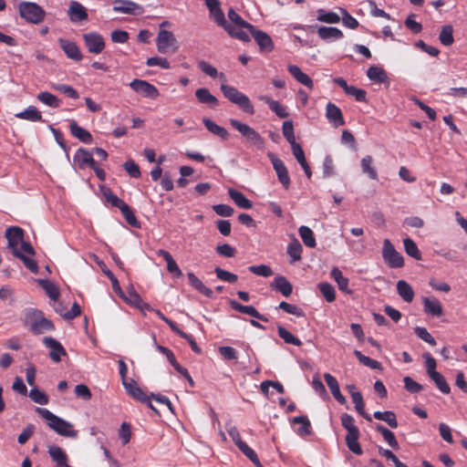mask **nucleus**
<instances>
[{
  "instance_id": "obj_30",
  "label": "nucleus",
  "mask_w": 467,
  "mask_h": 467,
  "mask_svg": "<svg viewBox=\"0 0 467 467\" xmlns=\"http://www.w3.org/2000/svg\"><path fill=\"white\" fill-rule=\"evenodd\" d=\"M317 35L323 40H337L344 36L340 29L330 26L318 27Z\"/></svg>"
},
{
  "instance_id": "obj_14",
  "label": "nucleus",
  "mask_w": 467,
  "mask_h": 467,
  "mask_svg": "<svg viewBox=\"0 0 467 467\" xmlns=\"http://www.w3.org/2000/svg\"><path fill=\"white\" fill-rule=\"evenodd\" d=\"M73 161L79 170H84L87 167H93L97 162L93 158V153L84 148H78L74 156Z\"/></svg>"
},
{
  "instance_id": "obj_18",
  "label": "nucleus",
  "mask_w": 467,
  "mask_h": 467,
  "mask_svg": "<svg viewBox=\"0 0 467 467\" xmlns=\"http://www.w3.org/2000/svg\"><path fill=\"white\" fill-rule=\"evenodd\" d=\"M67 15L73 23L85 21L88 17L87 9L78 1H71L69 3Z\"/></svg>"
},
{
  "instance_id": "obj_6",
  "label": "nucleus",
  "mask_w": 467,
  "mask_h": 467,
  "mask_svg": "<svg viewBox=\"0 0 467 467\" xmlns=\"http://www.w3.org/2000/svg\"><path fill=\"white\" fill-rule=\"evenodd\" d=\"M230 125L238 130L250 145L263 148L265 144L264 138L252 127L243 123L235 119H230Z\"/></svg>"
},
{
  "instance_id": "obj_57",
  "label": "nucleus",
  "mask_w": 467,
  "mask_h": 467,
  "mask_svg": "<svg viewBox=\"0 0 467 467\" xmlns=\"http://www.w3.org/2000/svg\"><path fill=\"white\" fill-rule=\"evenodd\" d=\"M430 378L431 379V380L434 381L437 388L442 393H444V394L450 393L451 388H450L449 384L447 383L445 378L440 372L433 373V375H431Z\"/></svg>"
},
{
  "instance_id": "obj_39",
  "label": "nucleus",
  "mask_w": 467,
  "mask_h": 467,
  "mask_svg": "<svg viewBox=\"0 0 467 467\" xmlns=\"http://www.w3.org/2000/svg\"><path fill=\"white\" fill-rule=\"evenodd\" d=\"M397 291L399 296L407 303H410L414 297V291L410 284L404 280L397 283Z\"/></svg>"
},
{
  "instance_id": "obj_15",
  "label": "nucleus",
  "mask_w": 467,
  "mask_h": 467,
  "mask_svg": "<svg viewBox=\"0 0 467 467\" xmlns=\"http://www.w3.org/2000/svg\"><path fill=\"white\" fill-rule=\"evenodd\" d=\"M5 238L8 242V247L12 250L13 254L19 250V244L24 237V230L18 226H11L5 230Z\"/></svg>"
},
{
  "instance_id": "obj_9",
  "label": "nucleus",
  "mask_w": 467,
  "mask_h": 467,
  "mask_svg": "<svg viewBox=\"0 0 467 467\" xmlns=\"http://www.w3.org/2000/svg\"><path fill=\"white\" fill-rule=\"evenodd\" d=\"M113 11L132 16H140L144 13V7L131 0H114Z\"/></svg>"
},
{
  "instance_id": "obj_42",
  "label": "nucleus",
  "mask_w": 467,
  "mask_h": 467,
  "mask_svg": "<svg viewBox=\"0 0 467 467\" xmlns=\"http://www.w3.org/2000/svg\"><path fill=\"white\" fill-rule=\"evenodd\" d=\"M377 431H379L385 441L394 450H398L400 448L399 442L397 441V439L395 437V434L387 429L383 425H377L376 426Z\"/></svg>"
},
{
  "instance_id": "obj_33",
  "label": "nucleus",
  "mask_w": 467,
  "mask_h": 467,
  "mask_svg": "<svg viewBox=\"0 0 467 467\" xmlns=\"http://www.w3.org/2000/svg\"><path fill=\"white\" fill-rule=\"evenodd\" d=\"M368 78L375 83H386L389 81L387 72L380 67L371 66L367 71Z\"/></svg>"
},
{
  "instance_id": "obj_43",
  "label": "nucleus",
  "mask_w": 467,
  "mask_h": 467,
  "mask_svg": "<svg viewBox=\"0 0 467 467\" xmlns=\"http://www.w3.org/2000/svg\"><path fill=\"white\" fill-rule=\"evenodd\" d=\"M198 67L206 75L213 78H220L223 81H226V77L223 73H218L217 69L206 61H200Z\"/></svg>"
},
{
  "instance_id": "obj_34",
  "label": "nucleus",
  "mask_w": 467,
  "mask_h": 467,
  "mask_svg": "<svg viewBox=\"0 0 467 467\" xmlns=\"http://www.w3.org/2000/svg\"><path fill=\"white\" fill-rule=\"evenodd\" d=\"M228 194L239 208L251 209L253 207L252 202L248 200L243 192L229 188Z\"/></svg>"
},
{
  "instance_id": "obj_11",
  "label": "nucleus",
  "mask_w": 467,
  "mask_h": 467,
  "mask_svg": "<svg viewBox=\"0 0 467 467\" xmlns=\"http://www.w3.org/2000/svg\"><path fill=\"white\" fill-rule=\"evenodd\" d=\"M86 47L91 54H100L105 48L103 36L96 32L83 34L82 36Z\"/></svg>"
},
{
  "instance_id": "obj_19",
  "label": "nucleus",
  "mask_w": 467,
  "mask_h": 467,
  "mask_svg": "<svg viewBox=\"0 0 467 467\" xmlns=\"http://www.w3.org/2000/svg\"><path fill=\"white\" fill-rule=\"evenodd\" d=\"M326 118L335 128L345 124L341 109L334 103L328 102L326 107Z\"/></svg>"
},
{
  "instance_id": "obj_8",
  "label": "nucleus",
  "mask_w": 467,
  "mask_h": 467,
  "mask_svg": "<svg viewBox=\"0 0 467 467\" xmlns=\"http://www.w3.org/2000/svg\"><path fill=\"white\" fill-rule=\"evenodd\" d=\"M382 257L390 268H400L404 265V258L389 239L383 242Z\"/></svg>"
},
{
  "instance_id": "obj_10",
  "label": "nucleus",
  "mask_w": 467,
  "mask_h": 467,
  "mask_svg": "<svg viewBox=\"0 0 467 467\" xmlns=\"http://www.w3.org/2000/svg\"><path fill=\"white\" fill-rule=\"evenodd\" d=\"M130 87L137 93L141 94L144 98L155 99L160 96L158 88L150 82L142 79H133L130 83Z\"/></svg>"
},
{
  "instance_id": "obj_46",
  "label": "nucleus",
  "mask_w": 467,
  "mask_h": 467,
  "mask_svg": "<svg viewBox=\"0 0 467 467\" xmlns=\"http://www.w3.org/2000/svg\"><path fill=\"white\" fill-rule=\"evenodd\" d=\"M317 20L327 24H337L340 21L339 16L332 11L317 10Z\"/></svg>"
},
{
  "instance_id": "obj_26",
  "label": "nucleus",
  "mask_w": 467,
  "mask_h": 467,
  "mask_svg": "<svg viewBox=\"0 0 467 467\" xmlns=\"http://www.w3.org/2000/svg\"><path fill=\"white\" fill-rule=\"evenodd\" d=\"M189 284L192 287L197 290L202 295L205 296L208 298H212L213 296V292L212 289L208 288L202 282L200 278H198L193 273L189 272L187 274Z\"/></svg>"
},
{
  "instance_id": "obj_61",
  "label": "nucleus",
  "mask_w": 467,
  "mask_h": 467,
  "mask_svg": "<svg viewBox=\"0 0 467 467\" xmlns=\"http://www.w3.org/2000/svg\"><path fill=\"white\" fill-rule=\"evenodd\" d=\"M103 195L107 202L110 203L113 207L120 209L124 202L121 199H119L110 189H106L103 191Z\"/></svg>"
},
{
  "instance_id": "obj_38",
  "label": "nucleus",
  "mask_w": 467,
  "mask_h": 467,
  "mask_svg": "<svg viewBox=\"0 0 467 467\" xmlns=\"http://www.w3.org/2000/svg\"><path fill=\"white\" fill-rule=\"evenodd\" d=\"M225 31L232 36V37H234V38H237L239 40H242V41H244V42H247L250 40V36H249V32L245 29L244 26H233L232 24H228V25H225V27H224Z\"/></svg>"
},
{
  "instance_id": "obj_22",
  "label": "nucleus",
  "mask_w": 467,
  "mask_h": 467,
  "mask_svg": "<svg viewBox=\"0 0 467 467\" xmlns=\"http://www.w3.org/2000/svg\"><path fill=\"white\" fill-rule=\"evenodd\" d=\"M230 306L237 312L249 315L264 322L268 321V318L264 315L260 314L253 306H244L235 300H231Z\"/></svg>"
},
{
  "instance_id": "obj_60",
  "label": "nucleus",
  "mask_w": 467,
  "mask_h": 467,
  "mask_svg": "<svg viewBox=\"0 0 467 467\" xmlns=\"http://www.w3.org/2000/svg\"><path fill=\"white\" fill-rule=\"evenodd\" d=\"M214 273L217 278L223 282L234 284L238 280V276L235 274L223 270L220 267H215Z\"/></svg>"
},
{
  "instance_id": "obj_35",
  "label": "nucleus",
  "mask_w": 467,
  "mask_h": 467,
  "mask_svg": "<svg viewBox=\"0 0 467 467\" xmlns=\"http://www.w3.org/2000/svg\"><path fill=\"white\" fill-rule=\"evenodd\" d=\"M373 162L374 160L372 156L367 155L361 159L360 166L363 173L367 174L369 179L377 181L379 176Z\"/></svg>"
},
{
  "instance_id": "obj_48",
  "label": "nucleus",
  "mask_w": 467,
  "mask_h": 467,
  "mask_svg": "<svg viewBox=\"0 0 467 467\" xmlns=\"http://www.w3.org/2000/svg\"><path fill=\"white\" fill-rule=\"evenodd\" d=\"M293 423L300 424V427L297 430V433L300 436H306L310 434L311 432V424L307 417L306 416H298L293 419Z\"/></svg>"
},
{
  "instance_id": "obj_5",
  "label": "nucleus",
  "mask_w": 467,
  "mask_h": 467,
  "mask_svg": "<svg viewBox=\"0 0 467 467\" xmlns=\"http://www.w3.org/2000/svg\"><path fill=\"white\" fill-rule=\"evenodd\" d=\"M17 11L25 21L34 25L42 23L46 17V11L35 2H20L17 5Z\"/></svg>"
},
{
  "instance_id": "obj_50",
  "label": "nucleus",
  "mask_w": 467,
  "mask_h": 467,
  "mask_svg": "<svg viewBox=\"0 0 467 467\" xmlns=\"http://www.w3.org/2000/svg\"><path fill=\"white\" fill-rule=\"evenodd\" d=\"M228 18L230 20L229 24L233 26H244L247 31L253 29V25L244 21L233 8H230L228 11Z\"/></svg>"
},
{
  "instance_id": "obj_40",
  "label": "nucleus",
  "mask_w": 467,
  "mask_h": 467,
  "mask_svg": "<svg viewBox=\"0 0 467 467\" xmlns=\"http://www.w3.org/2000/svg\"><path fill=\"white\" fill-rule=\"evenodd\" d=\"M298 234L304 243V244L309 248H315L317 245L314 232L306 225H302L298 229Z\"/></svg>"
},
{
  "instance_id": "obj_29",
  "label": "nucleus",
  "mask_w": 467,
  "mask_h": 467,
  "mask_svg": "<svg viewBox=\"0 0 467 467\" xmlns=\"http://www.w3.org/2000/svg\"><path fill=\"white\" fill-rule=\"evenodd\" d=\"M159 256H161L167 263V270L176 277H180L182 273L178 266L176 261L173 259L171 254L166 250H159L157 252Z\"/></svg>"
},
{
  "instance_id": "obj_27",
  "label": "nucleus",
  "mask_w": 467,
  "mask_h": 467,
  "mask_svg": "<svg viewBox=\"0 0 467 467\" xmlns=\"http://www.w3.org/2000/svg\"><path fill=\"white\" fill-rule=\"evenodd\" d=\"M330 276L337 283L338 289L346 294H352V290L348 288V278L342 275L338 267L334 266L330 272Z\"/></svg>"
},
{
  "instance_id": "obj_20",
  "label": "nucleus",
  "mask_w": 467,
  "mask_h": 467,
  "mask_svg": "<svg viewBox=\"0 0 467 467\" xmlns=\"http://www.w3.org/2000/svg\"><path fill=\"white\" fill-rule=\"evenodd\" d=\"M324 379H325L326 383L327 384L335 400L342 405L346 404L347 400L342 395V393L340 391L339 384H338V381L337 380V379L334 376H332L330 373H325Z\"/></svg>"
},
{
  "instance_id": "obj_12",
  "label": "nucleus",
  "mask_w": 467,
  "mask_h": 467,
  "mask_svg": "<svg viewBox=\"0 0 467 467\" xmlns=\"http://www.w3.org/2000/svg\"><path fill=\"white\" fill-rule=\"evenodd\" d=\"M268 157L270 158L273 168L276 172L278 181L284 186V188L287 190L290 186L291 181L287 168L285 167L284 161L281 159L275 157L273 153H268Z\"/></svg>"
},
{
  "instance_id": "obj_28",
  "label": "nucleus",
  "mask_w": 467,
  "mask_h": 467,
  "mask_svg": "<svg viewBox=\"0 0 467 467\" xmlns=\"http://www.w3.org/2000/svg\"><path fill=\"white\" fill-rule=\"evenodd\" d=\"M259 99L266 103L269 109L274 111L279 118H286L288 116L286 108L283 106L279 101L274 100L265 95L260 96Z\"/></svg>"
},
{
  "instance_id": "obj_3",
  "label": "nucleus",
  "mask_w": 467,
  "mask_h": 467,
  "mask_svg": "<svg viewBox=\"0 0 467 467\" xmlns=\"http://www.w3.org/2000/svg\"><path fill=\"white\" fill-rule=\"evenodd\" d=\"M341 425L348 431L346 436V444L350 451L356 455H361L363 451L358 442L360 432L355 425L354 418L348 413H343L340 417Z\"/></svg>"
},
{
  "instance_id": "obj_32",
  "label": "nucleus",
  "mask_w": 467,
  "mask_h": 467,
  "mask_svg": "<svg viewBox=\"0 0 467 467\" xmlns=\"http://www.w3.org/2000/svg\"><path fill=\"white\" fill-rule=\"evenodd\" d=\"M302 252L303 247L300 242L296 237H294L286 248V253L290 257V263L293 264L295 262L300 261L302 258Z\"/></svg>"
},
{
  "instance_id": "obj_58",
  "label": "nucleus",
  "mask_w": 467,
  "mask_h": 467,
  "mask_svg": "<svg viewBox=\"0 0 467 467\" xmlns=\"http://www.w3.org/2000/svg\"><path fill=\"white\" fill-rule=\"evenodd\" d=\"M52 88L62 94H65L67 97L70 99H77L79 98L78 91L71 86L66 84H54L52 85Z\"/></svg>"
},
{
  "instance_id": "obj_2",
  "label": "nucleus",
  "mask_w": 467,
  "mask_h": 467,
  "mask_svg": "<svg viewBox=\"0 0 467 467\" xmlns=\"http://www.w3.org/2000/svg\"><path fill=\"white\" fill-rule=\"evenodd\" d=\"M36 411L47 421L48 427L57 434L69 438H76L77 431L73 429V425L55 415L53 412L45 408H36Z\"/></svg>"
},
{
  "instance_id": "obj_24",
  "label": "nucleus",
  "mask_w": 467,
  "mask_h": 467,
  "mask_svg": "<svg viewBox=\"0 0 467 467\" xmlns=\"http://www.w3.org/2000/svg\"><path fill=\"white\" fill-rule=\"evenodd\" d=\"M272 288L288 297L293 292V286L284 275H276L271 285Z\"/></svg>"
},
{
  "instance_id": "obj_53",
  "label": "nucleus",
  "mask_w": 467,
  "mask_h": 467,
  "mask_svg": "<svg viewBox=\"0 0 467 467\" xmlns=\"http://www.w3.org/2000/svg\"><path fill=\"white\" fill-rule=\"evenodd\" d=\"M119 210L130 225L136 228H139L140 226V223L137 220L133 211L130 208V206L127 203L122 205V207Z\"/></svg>"
},
{
  "instance_id": "obj_37",
  "label": "nucleus",
  "mask_w": 467,
  "mask_h": 467,
  "mask_svg": "<svg viewBox=\"0 0 467 467\" xmlns=\"http://www.w3.org/2000/svg\"><path fill=\"white\" fill-rule=\"evenodd\" d=\"M48 454L52 461L56 462L57 467L63 466L68 461L67 453L58 446H50Z\"/></svg>"
},
{
  "instance_id": "obj_54",
  "label": "nucleus",
  "mask_w": 467,
  "mask_h": 467,
  "mask_svg": "<svg viewBox=\"0 0 467 467\" xmlns=\"http://www.w3.org/2000/svg\"><path fill=\"white\" fill-rule=\"evenodd\" d=\"M238 449L255 465V467H264L256 454L245 442L241 444Z\"/></svg>"
},
{
  "instance_id": "obj_1",
  "label": "nucleus",
  "mask_w": 467,
  "mask_h": 467,
  "mask_svg": "<svg viewBox=\"0 0 467 467\" xmlns=\"http://www.w3.org/2000/svg\"><path fill=\"white\" fill-rule=\"evenodd\" d=\"M23 323L34 335H41L55 330L53 322L47 318L41 310L36 308L24 310Z\"/></svg>"
},
{
  "instance_id": "obj_21",
  "label": "nucleus",
  "mask_w": 467,
  "mask_h": 467,
  "mask_svg": "<svg viewBox=\"0 0 467 467\" xmlns=\"http://www.w3.org/2000/svg\"><path fill=\"white\" fill-rule=\"evenodd\" d=\"M423 309L427 315L432 317H441L443 314V308L441 302L435 297H423Z\"/></svg>"
},
{
  "instance_id": "obj_16",
  "label": "nucleus",
  "mask_w": 467,
  "mask_h": 467,
  "mask_svg": "<svg viewBox=\"0 0 467 467\" xmlns=\"http://www.w3.org/2000/svg\"><path fill=\"white\" fill-rule=\"evenodd\" d=\"M248 32L254 38L262 52H270L274 49L272 38L265 32L256 29L254 26L253 29Z\"/></svg>"
},
{
  "instance_id": "obj_59",
  "label": "nucleus",
  "mask_w": 467,
  "mask_h": 467,
  "mask_svg": "<svg viewBox=\"0 0 467 467\" xmlns=\"http://www.w3.org/2000/svg\"><path fill=\"white\" fill-rule=\"evenodd\" d=\"M354 355L364 366L373 369H378L380 368V363L379 361L363 355L359 350H354Z\"/></svg>"
},
{
  "instance_id": "obj_64",
  "label": "nucleus",
  "mask_w": 467,
  "mask_h": 467,
  "mask_svg": "<svg viewBox=\"0 0 467 467\" xmlns=\"http://www.w3.org/2000/svg\"><path fill=\"white\" fill-rule=\"evenodd\" d=\"M124 170L132 178L138 179L140 177V170L139 165L132 160H129L123 163Z\"/></svg>"
},
{
  "instance_id": "obj_23",
  "label": "nucleus",
  "mask_w": 467,
  "mask_h": 467,
  "mask_svg": "<svg viewBox=\"0 0 467 467\" xmlns=\"http://www.w3.org/2000/svg\"><path fill=\"white\" fill-rule=\"evenodd\" d=\"M287 70L293 76V78L300 84L306 86L310 89L314 88V82L311 79V78L306 73H304L298 66L288 65Z\"/></svg>"
},
{
  "instance_id": "obj_49",
  "label": "nucleus",
  "mask_w": 467,
  "mask_h": 467,
  "mask_svg": "<svg viewBox=\"0 0 467 467\" xmlns=\"http://www.w3.org/2000/svg\"><path fill=\"white\" fill-rule=\"evenodd\" d=\"M439 39L443 46H445V47L451 46L454 42L452 26L450 25L444 26L441 28V31L439 36Z\"/></svg>"
},
{
  "instance_id": "obj_4",
  "label": "nucleus",
  "mask_w": 467,
  "mask_h": 467,
  "mask_svg": "<svg viewBox=\"0 0 467 467\" xmlns=\"http://www.w3.org/2000/svg\"><path fill=\"white\" fill-rule=\"evenodd\" d=\"M221 90L226 99L237 105L244 112L250 115L254 114V105L245 94L240 92L236 88L224 83L221 85Z\"/></svg>"
},
{
  "instance_id": "obj_31",
  "label": "nucleus",
  "mask_w": 467,
  "mask_h": 467,
  "mask_svg": "<svg viewBox=\"0 0 467 467\" xmlns=\"http://www.w3.org/2000/svg\"><path fill=\"white\" fill-rule=\"evenodd\" d=\"M16 118L32 122L43 121L41 112L34 106H29L25 110L16 113Z\"/></svg>"
},
{
  "instance_id": "obj_36",
  "label": "nucleus",
  "mask_w": 467,
  "mask_h": 467,
  "mask_svg": "<svg viewBox=\"0 0 467 467\" xmlns=\"http://www.w3.org/2000/svg\"><path fill=\"white\" fill-rule=\"evenodd\" d=\"M202 123L211 133L220 137L223 140H228L229 132L223 127L217 125L215 122H213L212 119L208 118H203Z\"/></svg>"
},
{
  "instance_id": "obj_47",
  "label": "nucleus",
  "mask_w": 467,
  "mask_h": 467,
  "mask_svg": "<svg viewBox=\"0 0 467 467\" xmlns=\"http://www.w3.org/2000/svg\"><path fill=\"white\" fill-rule=\"evenodd\" d=\"M277 331L279 337L287 344H291L296 347H300L302 345V342L299 338L295 337L292 333H290L288 330H286L284 327L278 326Z\"/></svg>"
},
{
  "instance_id": "obj_55",
  "label": "nucleus",
  "mask_w": 467,
  "mask_h": 467,
  "mask_svg": "<svg viewBox=\"0 0 467 467\" xmlns=\"http://www.w3.org/2000/svg\"><path fill=\"white\" fill-rule=\"evenodd\" d=\"M318 289L326 300L329 303L334 302L336 299V291L332 285L328 283H320Z\"/></svg>"
},
{
  "instance_id": "obj_17",
  "label": "nucleus",
  "mask_w": 467,
  "mask_h": 467,
  "mask_svg": "<svg viewBox=\"0 0 467 467\" xmlns=\"http://www.w3.org/2000/svg\"><path fill=\"white\" fill-rule=\"evenodd\" d=\"M58 44L68 58L76 61H80L82 59V54L76 42L65 38H59Z\"/></svg>"
},
{
  "instance_id": "obj_7",
  "label": "nucleus",
  "mask_w": 467,
  "mask_h": 467,
  "mask_svg": "<svg viewBox=\"0 0 467 467\" xmlns=\"http://www.w3.org/2000/svg\"><path fill=\"white\" fill-rule=\"evenodd\" d=\"M157 49L161 54L175 53L178 50V43L172 32L161 29L156 38Z\"/></svg>"
},
{
  "instance_id": "obj_63",
  "label": "nucleus",
  "mask_w": 467,
  "mask_h": 467,
  "mask_svg": "<svg viewBox=\"0 0 467 467\" xmlns=\"http://www.w3.org/2000/svg\"><path fill=\"white\" fill-rule=\"evenodd\" d=\"M282 131L284 137L290 144L296 142L294 133V125L291 120H286L283 123Z\"/></svg>"
},
{
  "instance_id": "obj_41",
  "label": "nucleus",
  "mask_w": 467,
  "mask_h": 467,
  "mask_svg": "<svg viewBox=\"0 0 467 467\" xmlns=\"http://www.w3.org/2000/svg\"><path fill=\"white\" fill-rule=\"evenodd\" d=\"M195 96L201 103L215 107L218 105V99L211 94L208 88H202L195 91Z\"/></svg>"
},
{
  "instance_id": "obj_13",
  "label": "nucleus",
  "mask_w": 467,
  "mask_h": 467,
  "mask_svg": "<svg viewBox=\"0 0 467 467\" xmlns=\"http://www.w3.org/2000/svg\"><path fill=\"white\" fill-rule=\"evenodd\" d=\"M43 344L50 349L49 358L56 363L61 361L62 357L67 355V351L62 344L51 337H45Z\"/></svg>"
},
{
  "instance_id": "obj_56",
  "label": "nucleus",
  "mask_w": 467,
  "mask_h": 467,
  "mask_svg": "<svg viewBox=\"0 0 467 467\" xmlns=\"http://www.w3.org/2000/svg\"><path fill=\"white\" fill-rule=\"evenodd\" d=\"M39 283L50 299L57 300L58 298L59 290L54 283L48 280H39Z\"/></svg>"
},
{
  "instance_id": "obj_52",
  "label": "nucleus",
  "mask_w": 467,
  "mask_h": 467,
  "mask_svg": "<svg viewBox=\"0 0 467 467\" xmlns=\"http://www.w3.org/2000/svg\"><path fill=\"white\" fill-rule=\"evenodd\" d=\"M14 255L19 258L25 265V266L32 273L36 274L38 272V265L35 259L28 256L29 254H24L21 251L16 252Z\"/></svg>"
},
{
  "instance_id": "obj_51",
  "label": "nucleus",
  "mask_w": 467,
  "mask_h": 467,
  "mask_svg": "<svg viewBox=\"0 0 467 467\" xmlns=\"http://www.w3.org/2000/svg\"><path fill=\"white\" fill-rule=\"evenodd\" d=\"M28 396L34 402L39 405H47L49 401L48 396L46 394V392L39 389L37 387L32 388Z\"/></svg>"
},
{
  "instance_id": "obj_25",
  "label": "nucleus",
  "mask_w": 467,
  "mask_h": 467,
  "mask_svg": "<svg viewBox=\"0 0 467 467\" xmlns=\"http://www.w3.org/2000/svg\"><path fill=\"white\" fill-rule=\"evenodd\" d=\"M69 130L73 137L77 138L83 143L89 144L92 142V135L84 128L78 125L75 120H72L69 125Z\"/></svg>"
},
{
  "instance_id": "obj_62",
  "label": "nucleus",
  "mask_w": 467,
  "mask_h": 467,
  "mask_svg": "<svg viewBox=\"0 0 467 467\" xmlns=\"http://www.w3.org/2000/svg\"><path fill=\"white\" fill-rule=\"evenodd\" d=\"M248 270L256 275L264 277H268L273 275L272 268L266 265H251L248 267Z\"/></svg>"
},
{
  "instance_id": "obj_44",
  "label": "nucleus",
  "mask_w": 467,
  "mask_h": 467,
  "mask_svg": "<svg viewBox=\"0 0 467 467\" xmlns=\"http://www.w3.org/2000/svg\"><path fill=\"white\" fill-rule=\"evenodd\" d=\"M404 249L408 255L416 259L421 260V253L420 252L416 243L410 237L403 240Z\"/></svg>"
},
{
  "instance_id": "obj_45",
  "label": "nucleus",
  "mask_w": 467,
  "mask_h": 467,
  "mask_svg": "<svg viewBox=\"0 0 467 467\" xmlns=\"http://www.w3.org/2000/svg\"><path fill=\"white\" fill-rule=\"evenodd\" d=\"M37 99L51 108H58L60 106L59 99L47 91L40 92L37 95Z\"/></svg>"
}]
</instances>
